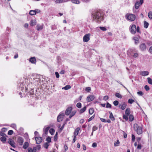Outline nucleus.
Masks as SVG:
<instances>
[{
  "mask_svg": "<svg viewBox=\"0 0 152 152\" xmlns=\"http://www.w3.org/2000/svg\"><path fill=\"white\" fill-rule=\"evenodd\" d=\"M103 13L100 10H94L91 12V18L94 21L99 23L103 20Z\"/></svg>",
  "mask_w": 152,
  "mask_h": 152,
  "instance_id": "f257e3e1",
  "label": "nucleus"
},
{
  "mask_svg": "<svg viewBox=\"0 0 152 152\" xmlns=\"http://www.w3.org/2000/svg\"><path fill=\"white\" fill-rule=\"evenodd\" d=\"M125 17L127 20L131 21H134L136 18L134 15L128 13L126 15Z\"/></svg>",
  "mask_w": 152,
  "mask_h": 152,
  "instance_id": "f03ea898",
  "label": "nucleus"
},
{
  "mask_svg": "<svg viewBox=\"0 0 152 152\" xmlns=\"http://www.w3.org/2000/svg\"><path fill=\"white\" fill-rule=\"evenodd\" d=\"M136 27L135 25L133 24L130 26L129 30L130 33L132 34H134L136 32Z\"/></svg>",
  "mask_w": 152,
  "mask_h": 152,
  "instance_id": "7ed1b4c3",
  "label": "nucleus"
},
{
  "mask_svg": "<svg viewBox=\"0 0 152 152\" xmlns=\"http://www.w3.org/2000/svg\"><path fill=\"white\" fill-rule=\"evenodd\" d=\"M134 128H135V126H136V127H137V133L138 134H142V128L141 126H139L137 124H135L134 125Z\"/></svg>",
  "mask_w": 152,
  "mask_h": 152,
  "instance_id": "20e7f679",
  "label": "nucleus"
},
{
  "mask_svg": "<svg viewBox=\"0 0 152 152\" xmlns=\"http://www.w3.org/2000/svg\"><path fill=\"white\" fill-rule=\"evenodd\" d=\"M127 106L126 103L124 102H123L121 104H119L118 108L119 109L124 110Z\"/></svg>",
  "mask_w": 152,
  "mask_h": 152,
  "instance_id": "39448f33",
  "label": "nucleus"
},
{
  "mask_svg": "<svg viewBox=\"0 0 152 152\" xmlns=\"http://www.w3.org/2000/svg\"><path fill=\"white\" fill-rule=\"evenodd\" d=\"M146 45L145 43H141L139 45V48L142 51H144L146 49Z\"/></svg>",
  "mask_w": 152,
  "mask_h": 152,
  "instance_id": "423d86ee",
  "label": "nucleus"
},
{
  "mask_svg": "<svg viewBox=\"0 0 152 152\" xmlns=\"http://www.w3.org/2000/svg\"><path fill=\"white\" fill-rule=\"evenodd\" d=\"M90 34H86L83 38V41L84 42H87L90 39Z\"/></svg>",
  "mask_w": 152,
  "mask_h": 152,
  "instance_id": "0eeeda50",
  "label": "nucleus"
},
{
  "mask_svg": "<svg viewBox=\"0 0 152 152\" xmlns=\"http://www.w3.org/2000/svg\"><path fill=\"white\" fill-rule=\"evenodd\" d=\"M143 2V0H140V1H137L134 5L135 8L138 9L140 5L142 4Z\"/></svg>",
  "mask_w": 152,
  "mask_h": 152,
  "instance_id": "6e6552de",
  "label": "nucleus"
},
{
  "mask_svg": "<svg viewBox=\"0 0 152 152\" xmlns=\"http://www.w3.org/2000/svg\"><path fill=\"white\" fill-rule=\"evenodd\" d=\"M95 97L94 95L92 94L88 95L87 97L86 100L88 102H90L95 99Z\"/></svg>",
  "mask_w": 152,
  "mask_h": 152,
  "instance_id": "1a4fd4ad",
  "label": "nucleus"
},
{
  "mask_svg": "<svg viewBox=\"0 0 152 152\" xmlns=\"http://www.w3.org/2000/svg\"><path fill=\"white\" fill-rule=\"evenodd\" d=\"M140 39V37L138 35L133 37V39L134 41V43L135 45H137L139 43V40Z\"/></svg>",
  "mask_w": 152,
  "mask_h": 152,
  "instance_id": "9d476101",
  "label": "nucleus"
},
{
  "mask_svg": "<svg viewBox=\"0 0 152 152\" xmlns=\"http://www.w3.org/2000/svg\"><path fill=\"white\" fill-rule=\"evenodd\" d=\"M72 110V107H68L66 110L65 112V114L66 115H69Z\"/></svg>",
  "mask_w": 152,
  "mask_h": 152,
  "instance_id": "9b49d317",
  "label": "nucleus"
},
{
  "mask_svg": "<svg viewBox=\"0 0 152 152\" xmlns=\"http://www.w3.org/2000/svg\"><path fill=\"white\" fill-rule=\"evenodd\" d=\"M65 115L64 113H61L57 117V121L58 122H59L62 121Z\"/></svg>",
  "mask_w": 152,
  "mask_h": 152,
  "instance_id": "f8f14e48",
  "label": "nucleus"
},
{
  "mask_svg": "<svg viewBox=\"0 0 152 152\" xmlns=\"http://www.w3.org/2000/svg\"><path fill=\"white\" fill-rule=\"evenodd\" d=\"M35 138L37 144H39L42 142V139L41 137H35Z\"/></svg>",
  "mask_w": 152,
  "mask_h": 152,
  "instance_id": "ddd939ff",
  "label": "nucleus"
},
{
  "mask_svg": "<svg viewBox=\"0 0 152 152\" xmlns=\"http://www.w3.org/2000/svg\"><path fill=\"white\" fill-rule=\"evenodd\" d=\"M8 143L11 146L14 148H15L16 146L15 145V142L14 141L11 139H10L8 141Z\"/></svg>",
  "mask_w": 152,
  "mask_h": 152,
  "instance_id": "4468645a",
  "label": "nucleus"
},
{
  "mask_svg": "<svg viewBox=\"0 0 152 152\" xmlns=\"http://www.w3.org/2000/svg\"><path fill=\"white\" fill-rule=\"evenodd\" d=\"M33 81L34 82H39L40 81V76L37 75H36L33 78Z\"/></svg>",
  "mask_w": 152,
  "mask_h": 152,
  "instance_id": "2eb2a0df",
  "label": "nucleus"
},
{
  "mask_svg": "<svg viewBox=\"0 0 152 152\" xmlns=\"http://www.w3.org/2000/svg\"><path fill=\"white\" fill-rule=\"evenodd\" d=\"M23 138L21 137H19L18 139V142L19 143L20 145H22L23 142Z\"/></svg>",
  "mask_w": 152,
  "mask_h": 152,
  "instance_id": "dca6fc26",
  "label": "nucleus"
},
{
  "mask_svg": "<svg viewBox=\"0 0 152 152\" xmlns=\"http://www.w3.org/2000/svg\"><path fill=\"white\" fill-rule=\"evenodd\" d=\"M149 72L147 71H142L140 73V75L143 76H145L148 75Z\"/></svg>",
  "mask_w": 152,
  "mask_h": 152,
  "instance_id": "f3484780",
  "label": "nucleus"
},
{
  "mask_svg": "<svg viewBox=\"0 0 152 152\" xmlns=\"http://www.w3.org/2000/svg\"><path fill=\"white\" fill-rule=\"evenodd\" d=\"M109 113L110 114V118L112 121H114L115 120V118L114 117L111 111H109Z\"/></svg>",
  "mask_w": 152,
  "mask_h": 152,
  "instance_id": "a211bd4d",
  "label": "nucleus"
},
{
  "mask_svg": "<svg viewBox=\"0 0 152 152\" xmlns=\"http://www.w3.org/2000/svg\"><path fill=\"white\" fill-rule=\"evenodd\" d=\"M80 130L79 127H77L76 129L75 130L74 132V135L76 136L78 134L79 131Z\"/></svg>",
  "mask_w": 152,
  "mask_h": 152,
  "instance_id": "6ab92c4d",
  "label": "nucleus"
},
{
  "mask_svg": "<svg viewBox=\"0 0 152 152\" xmlns=\"http://www.w3.org/2000/svg\"><path fill=\"white\" fill-rule=\"evenodd\" d=\"M36 60L34 57H31L29 59V61L32 63L34 64L36 62Z\"/></svg>",
  "mask_w": 152,
  "mask_h": 152,
  "instance_id": "aec40b11",
  "label": "nucleus"
},
{
  "mask_svg": "<svg viewBox=\"0 0 152 152\" xmlns=\"http://www.w3.org/2000/svg\"><path fill=\"white\" fill-rule=\"evenodd\" d=\"M130 109L129 108H127L125 110V114L126 116L130 115Z\"/></svg>",
  "mask_w": 152,
  "mask_h": 152,
  "instance_id": "412c9836",
  "label": "nucleus"
},
{
  "mask_svg": "<svg viewBox=\"0 0 152 152\" xmlns=\"http://www.w3.org/2000/svg\"><path fill=\"white\" fill-rule=\"evenodd\" d=\"M29 146V144L27 142H25L23 146V148L26 149Z\"/></svg>",
  "mask_w": 152,
  "mask_h": 152,
  "instance_id": "4be33fe9",
  "label": "nucleus"
},
{
  "mask_svg": "<svg viewBox=\"0 0 152 152\" xmlns=\"http://www.w3.org/2000/svg\"><path fill=\"white\" fill-rule=\"evenodd\" d=\"M29 14L31 15H36V13L34 10H32L30 11Z\"/></svg>",
  "mask_w": 152,
  "mask_h": 152,
  "instance_id": "5701e85b",
  "label": "nucleus"
},
{
  "mask_svg": "<svg viewBox=\"0 0 152 152\" xmlns=\"http://www.w3.org/2000/svg\"><path fill=\"white\" fill-rule=\"evenodd\" d=\"M71 1L73 4H79L80 3V1L79 0H71Z\"/></svg>",
  "mask_w": 152,
  "mask_h": 152,
  "instance_id": "b1692460",
  "label": "nucleus"
},
{
  "mask_svg": "<svg viewBox=\"0 0 152 152\" xmlns=\"http://www.w3.org/2000/svg\"><path fill=\"white\" fill-rule=\"evenodd\" d=\"M86 108V106H84V107H83L82 109H80L79 111V113L80 114H81L84 112Z\"/></svg>",
  "mask_w": 152,
  "mask_h": 152,
  "instance_id": "393cba45",
  "label": "nucleus"
},
{
  "mask_svg": "<svg viewBox=\"0 0 152 152\" xmlns=\"http://www.w3.org/2000/svg\"><path fill=\"white\" fill-rule=\"evenodd\" d=\"M129 119L130 121H132L134 120V117L132 115L130 114L129 115Z\"/></svg>",
  "mask_w": 152,
  "mask_h": 152,
  "instance_id": "a878e982",
  "label": "nucleus"
},
{
  "mask_svg": "<svg viewBox=\"0 0 152 152\" xmlns=\"http://www.w3.org/2000/svg\"><path fill=\"white\" fill-rule=\"evenodd\" d=\"M76 113V111H73L71 113V114L69 116V118L70 119L72 118V117L74 116Z\"/></svg>",
  "mask_w": 152,
  "mask_h": 152,
  "instance_id": "bb28decb",
  "label": "nucleus"
},
{
  "mask_svg": "<svg viewBox=\"0 0 152 152\" xmlns=\"http://www.w3.org/2000/svg\"><path fill=\"white\" fill-rule=\"evenodd\" d=\"M0 140L3 142V143H4L5 142L6 140V138L4 136H2L0 138Z\"/></svg>",
  "mask_w": 152,
  "mask_h": 152,
  "instance_id": "cd10ccee",
  "label": "nucleus"
},
{
  "mask_svg": "<svg viewBox=\"0 0 152 152\" xmlns=\"http://www.w3.org/2000/svg\"><path fill=\"white\" fill-rule=\"evenodd\" d=\"M71 88V86L69 85H67L65 87L62 88V89H64L65 90H67L70 89Z\"/></svg>",
  "mask_w": 152,
  "mask_h": 152,
  "instance_id": "c85d7f7f",
  "label": "nucleus"
},
{
  "mask_svg": "<svg viewBox=\"0 0 152 152\" xmlns=\"http://www.w3.org/2000/svg\"><path fill=\"white\" fill-rule=\"evenodd\" d=\"M66 122H64L62 125V126H61V127L60 129L59 130V132H61L63 130V129L64 128V126L66 124Z\"/></svg>",
  "mask_w": 152,
  "mask_h": 152,
  "instance_id": "c756f323",
  "label": "nucleus"
},
{
  "mask_svg": "<svg viewBox=\"0 0 152 152\" xmlns=\"http://www.w3.org/2000/svg\"><path fill=\"white\" fill-rule=\"evenodd\" d=\"M30 24L31 26H34L36 25L35 20H31Z\"/></svg>",
  "mask_w": 152,
  "mask_h": 152,
  "instance_id": "7c9ffc66",
  "label": "nucleus"
},
{
  "mask_svg": "<svg viewBox=\"0 0 152 152\" xmlns=\"http://www.w3.org/2000/svg\"><path fill=\"white\" fill-rule=\"evenodd\" d=\"M149 23L146 21H145L144 22V26L145 28H147L148 27Z\"/></svg>",
  "mask_w": 152,
  "mask_h": 152,
  "instance_id": "2f4dec72",
  "label": "nucleus"
},
{
  "mask_svg": "<svg viewBox=\"0 0 152 152\" xmlns=\"http://www.w3.org/2000/svg\"><path fill=\"white\" fill-rule=\"evenodd\" d=\"M49 145V144L47 142H45L43 146L46 149H48Z\"/></svg>",
  "mask_w": 152,
  "mask_h": 152,
  "instance_id": "473e14b6",
  "label": "nucleus"
},
{
  "mask_svg": "<svg viewBox=\"0 0 152 152\" xmlns=\"http://www.w3.org/2000/svg\"><path fill=\"white\" fill-rule=\"evenodd\" d=\"M50 128V127L48 126L44 130V132L45 134H48V132L49 129Z\"/></svg>",
  "mask_w": 152,
  "mask_h": 152,
  "instance_id": "72a5a7b5",
  "label": "nucleus"
},
{
  "mask_svg": "<svg viewBox=\"0 0 152 152\" xmlns=\"http://www.w3.org/2000/svg\"><path fill=\"white\" fill-rule=\"evenodd\" d=\"M55 132V130L53 128H51L49 130V132L51 135L54 134V133Z\"/></svg>",
  "mask_w": 152,
  "mask_h": 152,
  "instance_id": "f704fd0d",
  "label": "nucleus"
},
{
  "mask_svg": "<svg viewBox=\"0 0 152 152\" xmlns=\"http://www.w3.org/2000/svg\"><path fill=\"white\" fill-rule=\"evenodd\" d=\"M116 97L119 98H122V96L118 93H117L115 94Z\"/></svg>",
  "mask_w": 152,
  "mask_h": 152,
  "instance_id": "c9c22d12",
  "label": "nucleus"
},
{
  "mask_svg": "<svg viewBox=\"0 0 152 152\" xmlns=\"http://www.w3.org/2000/svg\"><path fill=\"white\" fill-rule=\"evenodd\" d=\"M35 147L37 148V152H39V151L40 150L41 148V146L40 145H37Z\"/></svg>",
  "mask_w": 152,
  "mask_h": 152,
  "instance_id": "e433bc0d",
  "label": "nucleus"
},
{
  "mask_svg": "<svg viewBox=\"0 0 152 152\" xmlns=\"http://www.w3.org/2000/svg\"><path fill=\"white\" fill-rule=\"evenodd\" d=\"M148 16L150 19H152V12L151 11H150L148 13Z\"/></svg>",
  "mask_w": 152,
  "mask_h": 152,
  "instance_id": "4c0bfd02",
  "label": "nucleus"
},
{
  "mask_svg": "<svg viewBox=\"0 0 152 152\" xmlns=\"http://www.w3.org/2000/svg\"><path fill=\"white\" fill-rule=\"evenodd\" d=\"M94 109L93 108H90L89 110V113L91 115L94 113Z\"/></svg>",
  "mask_w": 152,
  "mask_h": 152,
  "instance_id": "58836bf2",
  "label": "nucleus"
},
{
  "mask_svg": "<svg viewBox=\"0 0 152 152\" xmlns=\"http://www.w3.org/2000/svg\"><path fill=\"white\" fill-rule=\"evenodd\" d=\"M70 0H59L58 2L59 3H64L69 1Z\"/></svg>",
  "mask_w": 152,
  "mask_h": 152,
  "instance_id": "ea45409f",
  "label": "nucleus"
},
{
  "mask_svg": "<svg viewBox=\"0 0 152 152\" xmlns=\"http://www.w3.org/2000/svg\"><path fill=\"white\" fill-rule=\"evenodd\" d=\"M134 102V101L133 99H130L128 100V103H129L130 104H132Z\"/></svg>",
  "mask_w": 152,
  "mask_h": 152,
  "instance_id": "a19ab883",
  "label": "nucleus"
},
{
  "mask_svg": "<svg viewBox=\"0 0 152 152\" xmlns=\"http://www.w3.org/2000/svg\"><path fill=\"white\" fill-rule=\"evenodd\" d=\"M147 80L148 83L152 85V79L150 77H148Z\"/></svg>",
  "mask_w": 152,
  "mask_h": 152,
  "instance_id": "79ce46f5",
  "label": "nucleus"
},
{
  "mask_svg": "<svg viewBox=\"0 0 152 152\" xmlns=\"http://www.w3.org/2000/svg\"><path fill=\"white\" fill-rule=\"evenodd\" d=\"M113 104L114 106H116L119 105V102L117 100H115L113 102Z\"/></svg>",
  "mask_w": 152,
  "mask_h": 152,
  "instance_id": "37998d69",
  "label": "nucleus"
},
{
  "mask_svg": "<svg viewBox=\"0 0 152 152\" xmlns=\"http://www.w3.org/2000/svg\"><path fill=\"white\" fill-rule=\"evenodd\" d=\"M57 135H58V133H57V132H56L55 135L54 137V140L55 141H56L57 140V138H58Z\"/></svg>",
  "mask_w": 152,
  "mask_h": 152,
  "instance_id": "c03bdc74",
  "label": "nucleus"
},
{
  "mask_svg": "<svg viewBox=\"0 0 152 152\" xmlns=\"http://www.w3.org/2000/svg\"><path fill=\"white\" fill-rule=\"evenodd\" d=\"M46 141L48 142H47L49 143L51 142V138L50 137H48L46 139Z\"/></svg>",
  "mask_w": 152,
  "mask_h": 152,
  "instance_id": "a18cd8bd",
  "label": "nucleus"
},
{
  "mask_svg": "<svg viewBox=\"0 0 152 152\" xmlns=\"http://www.w3.org/2000/svg\"><path fill=\"white\" fill-rule=\"evenodd\" d=\"M142 145L141 143H138V145L137 147V148L139 150H140L141 149Z\"/></svg>",
  "mask_w": 152,
  "mask_h": 152,
  "instance_id": "49530a36",
  "label": "nucleus"
},
{
  "mask_svg": "<svg viewBox=\"0 0 152 152\" xmlns=\"http://www.w3.org/2000/svg\"><path fill=\"white\" fill-rule=\"evenodd\" d=\"M51 28L52 30H54L57 28V27L56 25H54L51 26Z\"/></svg>",
  "mask_w": 152,
  "mask_h": 152,
  "instance_id": "de8ad7c7",
  "label": "nucleus"
},
{
  "mask_svg": "<svg viewBox=\"0 0 152 152\" xmlns=\"http://www.w3.org/2000/svg\"><path fill=\"white\" fill-rule=\"evenodd\" d=\"M136 31H137V32L141 34V32L140 30V28L139 26H137V27H136Z\"/></svg>",
  "mask_w": 152,
  "mask_h": 152,
  "instance_id": "09e8293b",
  "label": "nucleus"
},
{
  "mask_svg": "<svg viewBox=\"0 0 152 152\" xmlns=\"http://www.w3.org/2000/svg\"><path fill=\"white\" fill-rule=\"evenodd\" d=\"M120 142L119 140H118L116 142H115L114 144V145L115 146H117L119 145Z\"/></svg>",
  "mask_w": 152,
  "mask_h": 152,
  "instance_id": "8fccbe9b",
  "label": "nucleus"
},
{
  "mask_svg": "<svg viewBox=\"0 0 152 152\" xmlns=\"http://www.w3.org/2000/svg\"><path fill=\"white\" fill-rule=\"evenodd\" d=\"M106 107L107 108H111V104L108 102H107L106 104Z\"/></svg>",
  "mask_w": 152,
  "mask_h": 152,
  "instance_id": "3c124183",
  "label": "nucleus"
},
{
  "mask_svg": "<svg viewBox=\"0 0 152 152\" xmlns=\"http://www.w3.org/2000/svg\"><path fill=\"white\" fill-rule=\"evenodd\" d=\"M13 133V131L12 130H10L8 131V134L9 135H11Z\"/></svg>",
  "mask_w": 152,
  "mask_h": 152,
  "instance_id": "603ef678",
  "label": "nucleus"
},
{
  "mask_svg": "<svg viewBox=\"0 0 152 152\" xmlns=\"http://www.w3.org/2000/svg\"><path fill=\"white\" fill-rule=\"evenodd\" d=\"M95 117V114H94L88 120V121L89 122L91 121Z\"/></svg>",
  "mask_w": 152,
  "mask_h": 152,
  "instance_id": "864d4df0",
  "label": "nucleus"
},
{
  "mask_svg": "<svg viewBox=\"0 0 152 152\" xmlns=\"http://www.w3.org/2000/svg\"><path fill=\"white\" fill-rule=\"evenodd\" d=\"M128 116H126V115L124 114L123 115V118L126 121H127L128 120Z\"/></svg>",
  "mask_w": 152,
  "mask_h": 152,
  "instance_id": "5fc2aeb1",
  "label": "nucleus"
},
{
  "mask_svg": "<svg viewBox=\"0 0 152 152\" xmlns=\"http://www.w3.org/2000/svg\"><path fill=\"white\" fill-rule=\"evenodd\" d=\"M82 104L81 103L78 102L76 105V106L78 108H80L81 107Z\"/></svg>",
  "mask_w": 152,
  "mask_h": 152,
  "instance_id": "6e6d98bb",
  "label": "nucleus"
},
{
  "mask_svg": "<svg viewBox=\"0 0 152 152\" xmlns=\"http://www.w3.org/2000/svg\"><path fill=\"white\" fill-rule=\"evenodd\" d=\"M85 90L87 92H90L91 90V88L90 87H86L85 89Z\"/></svg>",
  "mask_w": 152,
  "mask_h": 152,
  "instance_id": "4d7b16f0",
  "label": "nucleus"
},
{
  "mask_svg": "<svg viewBox=\"0 0 152 152\" xmlns=\"http://www.w3.org/2000/svg\"><path fill=\"white\" fill-rule=\"evenodd\" d=\"M99 28L101 30L104 31H106L107 30L106 28L104 27L100 26L99 27Z\"/></svg>",
  "mask_w": 152,
  "mask_h": 152,
  "instance_id": "13d9d810",
  "label": "nucleus"
},
{
  "mask_svg": "<svg viewBox=\"0 0 152 152\" xmlns=\"http://www.w3.org/2000/svg\"><path fill=\"white\" fill-rule=\"evenodd\" d=\"M137 94L140 96H142L143 95V93L141 91L137 92Z\"/></svg>",
  "mask_w": 152,
  "mask_h": 152,
  "instance_id": "bf43d9fd",
  "label": "nucleus"
},
{
  "mask_svg": "<svg viewBox=\"0 0 152 152\" xmlns=\"http://www.w3.org/2000/svg\"><path fill=\"white\" fill-rule=\"evenodd\" d=\"M43 27L42 26H37V29L38 31L41 30L42 29Z\"/></svg>",
  "mask_w": 152,
  "mask_h": 152,
  "instance_id": "052dcab7",
  "label": "nucleus"
},
{
  "mask_svg": "<svg viewBox=\"0 0 152 152\" xmlns=\"http://www.w3.org/2000/svg\"><path fill=\"white\" fill-rule=\"evenodd\" d=\"M137 141L138 143H141L140 140H141V137H137L136 138Z\"/></svg>",
  "mask_w": 152,
  "mask_h": 152,
  "instance_id": "680f3d73",
  "label": "nucleus"
},
{
  "mask_svg": "<svg viewBox=\"0 0 152 152\" xmlns=\"http://www.w3.org/2000/svg\"><path fill=\"white\" fill-rule=\"evenodd\" d=\"M144 88H145V89L146 91H148L150 89L149 87L147 85L145 86L144 87Z\"/></svg>",
  "mask_w": 152,
  "mask_h": 152,
  "instance_id": "e2e57ef3",
  "label": "nucleus"
},
{
  "mask_svg": "<svg viewBox=\"0 0 152 152\" xmlns=\"http://www.w3.org/2000/svg\"><path fill=\"white\" fill-rule=\"evenodd\" d=\"M98 129V127L96 126H93L92 128V131L93 132L97 130Z\"/></svg>",
  "mask_w": 152,
  "mask_h": 152,
  "instance_id": "0e129e2a",
  "label": "nucleus"
},
{
  "mask_svg": "<svg viewBox=\"0 0 152 152\" xmlns=\"http://www.w3.org/2000/svg\"><path fill=\"white\" fill-rule=\"evenodd\" d=\"M28 152H33V149L31 147L28 148Z\"/></svg>",
  "mask_w": 152,
  "mask_h": 152,
  "instance_id": "69168bd1",
  "label": "nucleus"
},
{
  "mask_svg": "<svg viewBox=\"0 0 152 152\" xmlns=\"http://www.w3.org/2000/svg\"><path fill=\"white\" fill-rule=\"evenodd\" d=\"M55 74L56 75V77L57 78H59V74L58 72H55Z\"/></svg>",
  "mask_w": 152,
  "mask_h": 152,
  "instance_id": "338daca9",
  "label": "nucleus"
},
{
  "mask_svg": "<svg viewBox=\"0 0 152 152\" xmlns=\"http://www.w3.org/2000/svg\"><path fill=\"white\" fill-rule=\"evenodd\" d=\"M109 99V97L108 96H105L103 97V100L105 101H106Z\"/></svg>",
  "mask_w": 152,
  "mask_h": 152,
  "instance_id": "774afa93",
  "label": "nucleus"
}]
</instances>
